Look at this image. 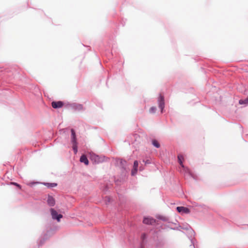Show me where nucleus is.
Masks as SVG:
<instances>
[{
	"mask_svg": "<svg viewBox=\"0 0 248 248\" xmlns=\"http://www.w3.org/2000/svg\"><path fill=\"white\" fill-rule=\"evenodd\" d=\"M47 204L51 207L54 206L55 204V200L51 195H48L47 199Z\"/></svg>",
	"mask_w": 248,
	"mask_h": 248,
	"instance_id": "15",
	"label": "nucleus"
},
{
	"mask_svg": "<svg viewBox=\"0 0 248 248\" xmlns=\"http://www.w3.org/2000/svg\"><path fill=\"white\" fill-rule=\"evenodd\" d=\"M156 110V108L155 107H152L149 109V112L150 113H155Z\"/></svg>",
	"mask_w": 248,
	"mask_h": 248,
	"instance_id": "25",
	"label": "nucleus"
},
{
	"mask_svg": "<svg viewBox=\"0 0 248 248\" xmlns=\"http://www.w3.org/2000/svg\"><path fill=\"white\" fill-rule=\"evenodd\" d=\"M47 240V238L45 237L43 238L42 236L39 238L38 242V247L42 246L45 243V242Z\"/></svg>",
	"mask_w": 248,
	"mask_h": 248,
	"instance_id": "20",
	"label": "nucleus"
},
{
	"mask_svg": "<svg viewBox=\"0 0 248 248\" xmlns=\"http://www.w3.org/2000/svg\"><path fill=\"white\" fill-rule=\"evenodd\" d=\"M39 182H34V181H33V182H31V183H30V185L31 186H33V185H35V184H39Z\"/></svg>",
	"mask_w": 248,
	"mask_h": 248,
	"instance_id": "27",
	"label": "nucleus"
},
{
	"mask_svg": "<svg viewBox=\"0 0 248 248\" xmlns=\"http://www.w3.org/2000/svg\"><path fill=\"white\" fill-rule=\"evenodd\" d=\"M239 104L245 106H248V96L245 98L240 99L239 100Z\"/></svg>",
	"mask_w": 248,
	"mask_h": 248,
	"instance_id": "18",
	"label": "nucleus"
},
{
	"mask_svg": "<svg viewBox=\"0 0 248 248\" xmlns=\"http://www.w3.org/2000/svg\"><path fill=\"white\" fill-rule=\"evenodd\" d=\"M9 185H14V186H16L17 188H18L19 189H21V186L20 185H19V184H18L16 182H10L9 183Z\"/></svg>",
	"mask_w": 248,
	"mask_h": 248,
	"instance_id": "23",
	"label": "nucleus"
},
{
	"mask_svg": "<svg viewBox=\"0 0 248 248\" xmlns=\"http://www.w3.org/2000/svg\"><path fill=\"white\" fill-rule=\"evenodd\" d=\"M139 162L137 160H135L133 163L132 169L131 170V175L132 176H135L138 170Z\"/></svg>",
	"mask_w": 248,
	"mask_h": 248,
	"instance_id": "12",
	"label": "nucleus"
},
{
	"mask_svg": "<svg viewBox=\"0 0 248 248\" xmlns=\"http://www.w3.org/2000/svg\"><path fill=\"white\" fill-rule=\"evenodd\" d=\"M152 144L156 148H159L160 147L159 142L155 139L152 140Z\"/></svg>",
	"mask_w": 248,
	"mask_h": 248,
	"instance_id": "21",
	"label": "nucleus"
},
{
	"mask_svg": "<svg viewBox=\"0 0 248 248\" xmlns=\"http://www.w3.org/2000/svg\"><path fill=\"white\" fill-rule=\"evenodd\" d=\"M69 107L75 110L80 111L83 109V106L82 104L76 103H73L69 104Z\"/></svg>",
	"mask_w": 248,
	"mask_h": 248,
	"instance_id": "9",
	"label": "nucleus"
},
{
	"mask_svg": "<svg viewBox=\"0 0 248 248\" xmlns=\"http://www.w3.org/2000/svg\"><path fill=\"white\" fill-rule=\"evenodd\" d=\"M144 169V167H143V166H140V168H139V170H140V171H142Z\"/></svg>",
	"mask_w": 248,
	"mask_h": 248,
	"instance_id": "28",
	"label": "nucleus"
},
{
	"mask_svg": "<svg viewBox=\"0 0 248 248\" xmlns=\"http://www.w3.org/2000/svg\"><path fill=\"white\" fill-rule=\"evenodd\" d=\"M142 222L146 225H153L156 222V220L150 216H145L143 217Z\"/></svg>",
	"mask_w": 248,
	"mask_h": 248,
	"instance_id": "7",
	"label": "nucleus"
},
{
	"mask_svg": "<svg viewBox=\"0 0 248 248\" xmlns=\"http://www.w3.org/2000/svg\"><path fill=\"white\" fill-rule=\"evenodd\" d=\"M157 103L158 107L160 109L161 113H163L165 108V99L164 95L161 93L159 94L157 98Z\"/></svg>",
	"mask_w": 248,
	"mask_h": 248,
	"instance_id": "4",
	"label": "nucleus"
},
{
	"mask_svg": "<svg viewBox=\"0 0 248 248\" xmlns=\"http://www.w3.org/2000/svg\"><path fill=\"white\" fill-rule=\"evenodd\" d=\"M64 105V103L62 101H53L51 102V106L55 109L62 108Z\"/></svg>",
	"mask_w": 248,
	"mask_h": 248,
	"instance_id": "10",
	"label": "nucleus"
},
{
	"mask_svg": "<svg viewBox=\"0 0 248 248\" xmlns=\"http://www.w3.org/2000/svg\"><path fill=\"white\" fill-rule=\"evenodd\" d=\"M105 156H100L95 154L92 155H91V160L93 161L95 164H99L104 161Z\"/></svg>",
	"mask_w": 248,
	"mask_h": 248,
	"instance_id": "6",
	"label": "nucleus"
},
{
	"mask_svg": "<svg viewBox=\"0 0 248 248\" xmlns=\"http://www.w3.org/2000/svg\"><path fill=\"white\" fill-rule=\"evenodd\" d=\"M71 131V143L72 144V149L75 154L78 151V142L75 130L72 128Z\"/></svg>",
	"mask_w": 248,
	"mask_h": 248,
	"instance_id": "1",
	"label": "nucleus"
},
{
	"mask_svg": "<svg viewBox=\"0 0 248 248\" xmlns=\"http://www.w3.org/2000/svg\"><path fill=\"white\" fill-rule=\"evenodd\" d=\"M79 160L80 162L83 163L86 165H88L89 163L88 158L84 155H81V156L80 157Z\"/></svg>",
	"mask_w": 248,
	"mask_h": 248,
	"instance_id": "17",
	"label": "nucleus"
},
{
	"mask_svg": "<svg viewBox=\"0 0 248 248\" xmlns=\"http://www.w3.org/2000/svg\"><path fill=\"white\" fill-rule=\"evenodd\" d=\"M177 211L181 214H189L190 212V210L187 207L185 206H177L176 207Z\"/></svg>",
	"mask_w": 248,
	"mask_h": 248,
	"instance_id": "11",
	"label": "nucleus"
},
{
	"mask_svg": "<svg viewBox=\"0 0 248 248\" xmlns=\"http://www.w3.org/2000/svg\"><path fill=\"white\" fill-rule=\"evenodd\" d=\"M142 161L145 163V165H146V164H150L151 163V161L150 160H149V159H147L146 160H143Z\"/></svg>",
	"mask_w": 248,
	"mask_h": 248,
	"instance_id": "26",
	"label": "nucleus"
},
{
	"mask_svg": "<svg viewBox=\"0 0 248 248\" xmlns=\"http://www.w3.org/2000/svg\"><path fill=\"white\" fill-rule=\"evenodd\" d=\"M188 176L192 177L195 180H198V176L196 174L193 173L192 172H190V174H189Z\"/></svg>",
	"mask_w": 248,
	"mask_h": 248,
	"instance_id": "24",
	"label": "nucleus"
},
{
	"mask_svg": "<svg viewBox=\"0 0 248 248\" xmlns=\"http://www.w3.org/2000/svg\"><path fill=\"white\" fill-rule=\"evenodd\" d=\"M50 212L52 219L56 220L58 222H60L61 218L63 217L62 215L58 213L54 208H51L50 209Z\"/></svg>",
	"mask_w": 248,
	"mask_h": 248,
	"instance_id": "3",
	"label": "nucleus"
},
{
	"mask_svg": "<svg viewBox=\"0 0 248 248\" xmlns=\"http://www.w3.org/2000/svg\"><path fill=\"white\" fill-rule=\"evenodd\" d=\"M156 218L158 219L162 220L164 222H166L169 223L175 224L174 223H173V222L170 221L169 217H167V216L159 215L156 216Z\"/></svg>",
	"mask_w": 248,
	"mask_h": 248,
	"instance_id": "13",
	"label": "nucleus"
},
{
	"mask_svg": "<svg viewBox=\"0 0 248 248\" xmlns=\"http://www.w3.org/2000/svg\"><path fill=\"white\" fill-rule=\"evenodd\" d=\"M180 172L183 174L185 177L188 176L189 174H190V170L189 169L186 167L184 165L180 166Z\"/></svg>",
	"mask_w": 248,
	"mask_h": 248,
	"instance_id": "8",
	"label": "nucleus"
},
{
	"mask_svg": "<svg viewBox=\"0 0 248 248\" xmlns=\"http://www.w3.org/2000/svg\"><path fill=\"white\" fill-rule=\"evenodd\" d=\"M177 159H178V162L180 165V166L184 165L183 164V161L184 160V156L181 154H179L177 155Z\"/></svg>",
	"mask_w": 248,
	"mask_h": 248,
	"instance_id": "19",
	"label": "nucleus"
},
{
	"mask_svg": "<svg viewBox=\"0 0 248 248\" xmlns=\"http://www.w3.org/2000/svg\"><path fill=\"white\" fill-rule=\"evenodd\" d=\"M40 184L46 186L48 188L56 187L58 185V184L56 183L42 182Z\"/></svg>",
	"mask_w": 248,
	"mask_h": 248,
	"instance_id": "16",
	"label": "nucleus"
},
{
	"mask_svg": "<svg viewBox=\"0 0 248 248\" xmlns=\"http://www.w3.org/2000/svg\"><path fill=\"white\" fill-rule=\"evenodd\" d=\"M50 233L51 232L49 231H47L46 232L43 234V235L42 236L43 238L46 237L47 240L50 237Z\"/></svg>",
	"mask_w": 248,
	"mask_h": 248,
	"instance_id": "22",
	"label": "nucleus"
},
{
	"mask_svg": "<svg viewBox=\"0 0 248 248\" xmlns=\"http://www.w3.org/2000/svg\"><path fill=\"white\" fill-rule=\"evenodd\" d=\"M116 163L117 165L120 168L122 171L125 170L127 163L126 160L122 158H118L116 160Z\"/></svg>",
	"mask_w": 248,
	"mask_h": 248,
	"instance_id": "5",
	"label": "nucleus"
},
{
	"mask_svg": "<svg viewBox=\"0 0 248 248\" xmlns=\"http://www.w3.org/2000/svg\"><path fill=\"white\" fill-rule=\"evenodd\" d=\"M181 227L183 230H186L188 231V234L192 237V236H194L195 235V232L194 230L191 228L190 226H189L188 224L186 225H183L182 226H179L178 227H169L170 229L173 230H180L179 228Z\"/></svg>",
	"mask_w": 248,
	"mask_h": 248,
	"instance_id": "2",
	"label": "nucleus"
},
{
	"mask_svg": "<svg viewBox=\"0 0 248 248\" xmlns=\"http://www.w3.org/2000/svg\"><path fill=\"white\" fill-rule=\"evenodd\" d=\"M147 238V235L145 233H143L141 234V242L140 243V248H144L145 245L146 244Z\"/></svg>",
	"mask_w": 248,
	"mask_h": 248,
	"instance_id": "14",
	"label": "nucleus"
}]
</instances>
